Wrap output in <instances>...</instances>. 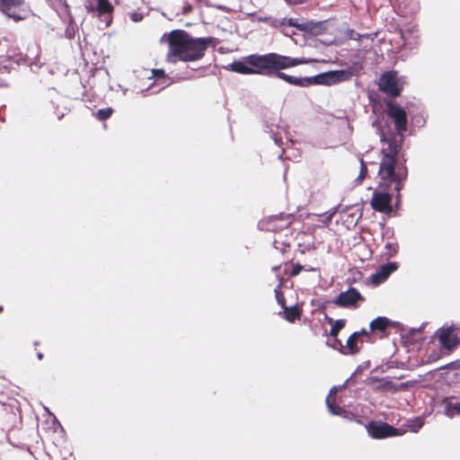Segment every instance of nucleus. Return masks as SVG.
<instances>
[{"mask_svg": "<svg viewBox=\"0 0 460 460\" xmlns=\"http://www.w3.org/2000/svg\"><path fill=\"white\" fill-rule=\"evenodd\" d=\"M367 174V164L366 163L361 160L360 161V172H359V175L358 177V180L360 181V182L366 178Z\"/></svg>", "mask_w": 460, "mask_h": 460, "instance_id": "obj_25", "label": "nucleus"}, {"mask_svg": "<svg viewBox=\"0 0 460 460\" xmlns=\"http://www.w3.org/2000/svg\"><path fill=\"white\" fill-rule=\"evenodd\" d=\"M291 224L289 217L274 216L268 221V229L273 232L288 228Z\"/></svg>", "mask_w": 460, "mask_h": 460, "instance_id": "obj_14", "label": "nucleus"}, {"mask_svg": "<svg viewBox=\"0 0 460 460\" xmlns=\"http://www.w3.org/2000/svg\"><path fill=\"white\" fill-rule=\"evenodd\" d=\"M436 336L442 348L451 351L460 345V325L458 323L444 325L436 332Z\"/></svg>", "mask_w": 460, "mask_h": 460, "instance_id": "obj_4", "label": "nucleus"}, {"mask_svg": "<svg viewBox=\"0 0 460 460\" xmlns=\"http://www.w3.org/2000/svg\"><path fill=\"white\" fill-rule=\"evenodd\" d=\"M96 1V11L99 16L111 15L114 12V7L109 0H95Z\"/></svg>", "mask_w": 460, "mask_h": 460, "instance_id": "obj_17", "label": "nucleus"}, {"mask_svg": "<svg viewBox=\"0 0 460 460\" xmlns=\"http://www.w3.org/2000/svg\"><path fill=\"white\" fill-rule=\"evenodd\" d=\"M354 333H358V338L362 337H369V332L366 329H361L359 332H355Z\"/></svg>", "mask_w": 460, "mask_h": 460, "instance_id": "obj_31", "label": "nucleus"}, {"mask_svg": "<svg viewBox=\"0 0 460 460\" xmlns=\"http://www.w3.org/2000/svg\"><path fill=\"white\" fill-rule=\"evenodd\" d=\"M386 114L394 122L396 132L401 136V142L402 134L407 130V113L405 110L390 101L386 102Z\"/></svg>", "mask_w": 460, "mask_h": 460, "instance_id": "obj_7", "label": "nucleus"}, {"mask_svg": "<svg viewBox=\"0 0 460 460\" xmlns=\"http://www.w3.org/2000/svg\"><path fill=\"white\" fill-rule=\"evenodd\" d=\"M290 4H298L305 2L306 0H286Z\"/></svg>", "mask_w": 460, "mask_h": 460, "instance_id": "obj_33", "label": "nucleus"}, {"mask_svg": "<svg viewBox=\"0 0 460 460\" xmlns=\"http://www.w3.org/2000/svg\"><path fill=\"white\" fill-rule=\"evenodd\" d=\"M152 76L155 79H164L166 80L167 76L164 69H153Z\"/></svg>", "mask_w": 460, "mask_h": 460, "instance_id": "obj_26", "label": "nucleus"}, {"mask_svg": "<svg viewBox=\"0 0 460 460\" xmlns=\"http://www.w3.org/2000/svg\"><path fill=\"white\" fill-rule=\"evenodd\" d=\"M377 85L380 92L393 98L398 97L402 91V85L400 83L396 71H387L382 74Z\"/></svg>", "mask_w": 460, "mask_h": 460, "instance_id": "obj_5", "label": "nucleus"}, {"mask_svg": "<svg viewBox=\"0 0 460 460\" xmlns=\"http://www.w3.org/2000/svg\"><path fill=\"white\" fill-rule=\"evenodd\" d=\"M368 435L375 439H383L391 437H398L404 434L405 430L396 429L383 421H370L366 426Z\"/></svg>", "mask_w": 460, "mask_h": 460, "instance_id": "obj_6", "label": "nucleus"}, {"mask_svg": "<svg viewBox=\"0 0 460 460\" xmlns=\"http://www.w3.org/2000/svg\"><path fill=\"white\" fill-rule=\"evenodd\" d=\"M37 357L40 360H41L43 358V354L41 352H38Z\"/></svg>", "mask_w": 460, "mask_h": 460, "instance_id": "obj_36", "label": "nucleus"}, {"mask_svg": "<svg viewBox=\"0 0 460 460\" xmlns=\"http://www.w3.org/2000/svg\"><path fill=\"white\" fill-rule=\"evenodd\" d=\"M334 400V398L332 399L331 395H328L326 398L327 407L332 414L341 415L342 413L345 412V411L341 407L336 405Z\"/></svg>", "mask_w": 460, "mask_h": 460, "instance_id": "obj_21", "label": "nucleus"}, {"mask_svg": "<svg viewBox=\"0 0 460 460\" xmlns=\"http://www.w3.org/2000/svg\"><path fill=\"white\" fill-rule=\"evenodd\" d=\"M326 321L332 325L330 330V335L336 339L338 337L339 332L342 330L346 325V320L339 319L333 320L332 317L326 316Z\"/></svg>", "mask_w": 460, "mask_h": 460, "instance_id": "obj_16", "label": "nucleus"}, {"mask_svg": "<svg viewBox=\"0 0 460 460\" xmlns=\"http://www.w3.org/2000/svg\"><path fill=\"white\" fill-rule=\"evenodd\" d=\"M399 251V244L397 242H387L384 247V255L389 259L395 256Z\"/></svg>", "mask_w": 460, "mask_h": 460, "instance_id": "obj_20", "label": "nucleus"}, {"mask_svg": "<svg viewBox=\"0 0 460 460\" xmlns=\"http://www.w3.org/2000/svg\"><path fill=\"white\" fill-rule=\"evenodd\" d=\"M334 343L335 345L333 348H339L342 354L347 355L346 349L344 348L345 346L342 344L341 341L338 339V337L334 339Z\"/></svg>", "mask_w": 460, "mask_h": 460, "instance_id": "obj_29", "label": "nucleus"}, {"mask_svg": "<svg viewBox=\"0 0 460 460\" xmlns=\"http://www.w3.org/2000/svg\"><path fill=\"white\" fill-rule=\"evenodd\" d=\"M289 25L291 26H295V27H299L294 21L293 19H290L289 22H288Z\"/></svg>", "mask_w": 460, "mask_h": 460, "instance_id": "obj_34", "label": "nucleus"}, {"mask_svg": "<svg viewBox=\"0 0 460 460\" xmlns=\"http://www.w3.org/2000/svg\"><path fill=\"white\" fill-rule=\"evenodd\" d=\"M168 57L183 62L201 59L212 42L211 38H194L183 30H173L167 37Z\"/></svg>", "mask_w": 460, "mask_h": 460, "instance_id": "obj_3", "label": "nucleus"}, {"mask_svg": "<svg viewBox=\"0 0 460 460\" xmlns=\"http://www.w3.org/2000/svg\"><path fill=\"white\" fill-rule=\"evenodd\" d=\"M387 147L381 150L382 159L379 164L378 176L380 178L379 187L390 188L394 186L397 192V202L401 199V190L408 177V169L404 163L399 162L398 155L401 150V144L395 137L384 138Z\"/></svg>", "mask_w": 460, "mask_h": 460, "instance_id": "obj_2", "label": "nucleus"}, {"mask_svg": "<svg viewBox=\"0 0 460 460\" xmlns=\"http://www.w3.org/2000/svg\"><path fill=\"white\" fill-rule=\"evenodd\" d=\"M306 63L304 58H291L278 53L265 55H250L242 60H235L229 65L232 71L243 75H276L286 83L301 87L314 84L332 85L349 81L352 77L349 70H333L310 77L288 75L281 70Z\"/></svg>", "mask_w": 460, "mask_h": 460, "instance_id": "obj_1", "label": "nucleus"}, {"mask_svg": "<svg viewBox=\"0 0 460 460\" xmlns=\"http://www.w3.org/2000/svg\"><path fill=\"white\" fill-rule=\"evenodd\" d=\"M453 396H446L441 400V405L444 406V414L448 418L460 416V402H453Z\"/></svg>", "mask_w": 460, "mask_h": 460, "instance_id": "obj_13", "label": "nucleus"}, {"mask_svg": "<svg viewBox=\"0 0 460 460\" xmlns=\"http://www.w3.org/2000/svg\"><path fill=\"white\" fill-rule=\"evenodd\" d=\"M440 368L441 369L442 368L459 369L460 368V360L452 361L449 364H447V366L441 367Z\"/></svg>", "mask_w": 460, "mask_h": 460, "instance_id": "obj_30", "label": "nucleus"}, {"mask_svg": "<svg viewBox=\"0 0 460 460\" xmlns=\"http://www.w3.org/2000/svg\"><path fill=\"white\" fill-rule=\"evenodd\" d=\"M424 422L420 418H416L414 420L411 421L407 425V427L413 432H417L422 426Z\"/></svg>", "mask_w": 460, "mask_h": 460, "instance_id": "obj_23", "label": "nucleus"}, {"mask_svg": "<svg viewBox=\"0 0 460 460\" xmlns=\"http://www.w3.org/2000/svg\"><path fill=\"white\" fill-rule=\"evenodd\" d=\"M303 270H304V267L301 264L296 263L293 266L292 270L290 271V276L296 277Z\"/></svg>", "mask_w": 460, "mask_h": 460, "instance_id": "obj_27", "label": "nucleus"}, {"mask_svg": "<svg viewBox=\"0 0 460 460\" xmlns=\"http://www.w3.org/2000/svg\"><path fill=\"white\" fill-rule=\"evenodd\" d=\"M275 296L279 303V305H281V307L284 309L286 305V298L284 296V294L280 290V287L279 286L278 288L275 289Z\"/></svg>", "mask_w": 460, "mask_h": 460, "instance_id": "obj_24", "label": "nucleus"}, {"mask_svg": "<svg viewBox=\"0 0 460 460\" xmlns=\"http://www.w3.org/2000/svg\"><path fill=\"white\" fill-rule=\"evenodd\" d=\"M302 314L301 309L295 305V306H285L284 308V318L289 322L294 323L296 320L300 319Z\"/></svg>", "mask_w": 460, "mask_h": 460, "instance_id": "obj_18", "label": "nucleus"}, {"mask_svg": "<svg viewBox=\"0 0 460 460\" xmlns=\"http://www.w3.org/2000/svg\"><path fill=\"white\" fill-rule=\"evenodd\" d=\"M3 312V306L0 305V314Z\"/></svg>", "mask_w": 460, "mask_h": 460, "instance_id": "obj_37", "label": "nucleus"}, {"mask_svg": "<svg viewBox=\"0 0 460 460\" xmlns=\"http://www.w3.org/2000/svg\"><path fill=\"white\" fill-rule=\"evenodd\" d=\"M349 36L350 39H353V40H358L360 37V35L353 30L349 31Z\"/></svg>", "mask_w": 460, "mask_h": 460, "instance_id": "obj_32", "label": "nucleus"}, {"mask_svg": "<svg viewBox=\"0 0 460 460\" xmlns=\"http://www.w3.org/2000/svg\"><path fill=\"white\" fill-rule=\"evenodd\" d=\"M364 300L361 294L354 288H349L347 291L341 292L334 299L333 303L339 307L355 306L358 301Z\"/></svg>", "mask_w": 460, "mask_h": 460, "instance_id": "obj_10", "label": "nucleus"}, {"mask_svg": "<svg viewBox=\"0 0 460 460\" xmlns=\"http://www.w3.org/2000/svg\"><path fill=\"white\" fill-rule=\"evenodd\" d=\"M389 326V320L385 317H377L370 323V330L372 332H385Z\"/></svg>", "mask_w": 460, "mask_h": 460, "instance_id": "obj_19", "label": "nucleus"}, {"mask_svg": "<svg viewBox=\"0 0 460 460\" xmlns=\"http://www.w3.org/2000/svg\"><path fill=\"white\" fill-rule=\"evenodd\" d=\"M398 268L396 262H389L380 266L378 270L370 277L375 285L384 282Z\"/></svg>", "mask_w": 460, "mask_h": 460, "instance_id": "obj_12", "label": "nucleus"}, {"mask_svg": "<svg viewBox=\"0 0 460 460\" xmlns=\"http://www.w3.org/2000/svg\"><path fill=\"white\" fill-rule=\"evenodd\" d=\"M371 208L377 212L390 214L392 208V195L383 190H375L370 200Z\"/></svg>", "mask_w": 460, "mask_h": 460, "instance_id": "obj_8", "label": "nucleus"}, {"mask_svg": "<svg viewBox=\"0 0 460 460\" xmlns=\"http://www.w3.org/2000/svg\"><path fill=\"white\" fill-rule=\"evenodd\" d=\"M373 381L378 382V385L375 388L376 392L396 393L399 391L405 390L408 387L407 383L395 384L387 378H374Z\"/></svg>", "mask_w": 460, "mask_h": 460, "instance_id": "obj_11", "label": "nucleus"}, {"mask_svg": "<svg viewBox=\"0 0 460 460\" xmlns=\"http://www.w3.org/2000/svg\"><path fill=\"white\" fill-rule=\"evenodd\" d=\"M332 214H331V215H329V216H327V217H326V218H325V220H324L323 222H324L325 224L329 223V222L331 221V219H332Z\"/></svg>", "mask_w": 460, "mask_h": 460, "instance_id": "obj_35", "label": "nucleus"}, {"mask_svg": "<svg viewBox=\"0 0 460 460\" xmlns=\"http://www.w3.org/2000/svg\"><path fill=\"white\" fill-rule=\"evenodd\" d=\"M113 113V110L111 108H106V109H100L97 111V112L95 113V117L99 119V120H106L108 119L109 118H111V116L112 115Z\"/></svg>", "mask_w": 460, "mask_h": 460, "instance_id": "obj_22", "label": "nucleus"}, {"mask_svg": "<svg viewBox=\"0 0 460 460\" xmlns=\"http://www.w3.org/2000/svg\"><path fill=\"white\" fill-rule=\"evenodd\" d=\"M143 14L137 12L130 13L129 18L134 22H138L143 20Z\"/></svg>", "mask_w": 460, "mask_h": 460, "instance_id": "obj_28", "label": "nucleus"}, {"mask_svg": "<svg viewBox=\"0 0 460 460\" xmlns=\"http://www.w3.org/2000/svg\"><path fill=\"white\" fill-rule=\"evenodd\" d=\"M22 3L23 0H0V10L14 21L23 20L26 18V12L19 9Z\"/></svg>", "mask_w": 460, "mask_h": 460, "instance_id": "obj_9", "label": "nucleus"}, {"mask_svg": "<svg viewBox=\"0 0 460 460\" xmlns=\"http://www.w3.org/2000/svg\"><path fill=\"white\" fill-rule=\"evenodd\" d=\"M363 343V341L361 338H358V333H352L347 340L345 349L347 355H355L358 353L361 349V345Z\"/></svg>", "mask_w": 460, "mask_h": 460, "instance_id": "obj_15", "label": "nucleus"}]
</instances>
